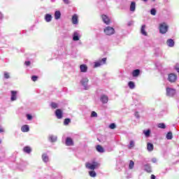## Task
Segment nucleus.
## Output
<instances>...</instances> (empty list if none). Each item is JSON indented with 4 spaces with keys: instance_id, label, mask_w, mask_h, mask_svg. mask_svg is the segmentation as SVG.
I'll use <instances>...</instances> for the list:
<instances>
[{
    "instance_id": "1",
    "label": "nucleus",
    "mask_w": 179,
    "mask_h": 179,
    "mask_svg": "<svg viewBox=\"0 0 179 179\" xmlns=\"http://www.w3.org/2000/svg\"><path fill=\"white\" fill-rule=\"evenodd\" d=\"M103 31L106 36H113L115 33V29L111 27H106L103 29Z\"/></svg>"
},
{
    "instance_id": "2",
    "label": "nucleus",
    "mask_w": 179,
    "mask_h": 179,
    "mask_svg": "<svg viewBox=\"0 0 179 179\" xmlns=\"http://www.w3.org/2000/svg\"><path fill=\"white\" fill-rule=\"evenodd\" d=\"M169 30V26L166 24V23L160 24L159 25V33L161 34H166Z\"/></svg>"
},
{
    "instance_id": "3",
    "label": "nucleus",
    "mask_w": 179,
    "mask_h": 179,
    "mask_svg": "<svg viewBox=\"0 0 179 179\" xmlns=\"http://www.w3.org/2000/svg\"><path fill=\"white\" fill-rule=\"evenodd\" d=\"M100 164L97 162H93V164L87 163L86 164V168L89 169V170H94L95 169H97Z\"/></svg>"
},
{
    "instance_id": "4",
    "label": "nucleus",
    "mask_w": 179,
    "mask_h": 179,
    "mask_svg": "<svg viewBox=\"0 0 179 179\" xmlns=\"http://www.w3.org/2000/svg\"><path fill=\"white\" fill-rule=\"evenodd\" d=\"M80 83L85 90H87V89H89V86H87V83H89V79L85 77L82 78V80H80Z\"/></svg>"
},
{
    "instance_id": "5",
    "label": "nucleus",
    "mask_w": 179,
    "mask_h": 179,
    "mask_svg": "<svg viewBox=\"0 0 179 179\" xmlns=\"http://www.w3.org/2000/svg\"><path fill=\"white\" fill-rule=\"evenodd\" d=\"M107 61V58L104 57L101 60H99L94 64V68H99V66H101V65H104L106 62Z\"/></svg>"
},
{
    "instance_id": "6",
    "label": "nucleus",
    "mask_w": 179,
    "mask_h": 179,
    "mask_svg": "<svg viewBox=\"0 0 179 179\" xmlns=\"http://www.w3.org/2000/svg\"><path fill=\"white\" fill-rule=\"evenodd\" d=\"M166 95L169 96V97H173L176 95V90L173 88H166Z\"/></svg>"
},
{
    "instance_id": "7",
    "label": "nucleus",
    "mask_w": 179,
    "mask_h": 179,
    "mask_svg": "<svg viewBox=\"0 0 179 179\" xmlns=\"http://www.w3.org/2000/svg\"><path fill=\"white\" fill-rule=\"evenodd\" d=\"M168 80H169L171 83L176 82L177 80V76L174 73H171L168 76Z\"/></svg>"
},
{
    "instance_id": "8",
    "label": "nucleus",
    "mask_w": 179,
    "mask_h": 179,
    "mask_svg": "<svg viewBox=\"0 0 179 179\" xmlns=\"http://www.w3.org/2000/svg\"><path fill=\"white\" fill-rule=\"evenodd\" d=\"M55 115H56L57 118H58V120H61L62 118V117H64V115L62 114V110L61 109H57L55 110Z\"/></svg>"
},
{
    "instance_id": "9",
    "label": "nucleus",
    "mask_w": 179,
    "mask_h": 179,
    "mask_svg": "<svg viewBox=\"0 0 179 179\" xmlns=\"http://www.w3.org/2000/svg\"><path fill=\"white\" fill-rule=\"evenodd\" d=\"M100 100L101 101V103H103V104H107V103H108V96L107 95H101Z\"/></svg>"
},
{
    "instance_id": "10",
    "label": "nucleus",
    "mask_w": 179,
    "mask_h": 179,
    "mask_svg": "<svg viewBox=\"0 0 179 179\" xmlns=\"http://www.w3.org/2000/svg\"><path fill=\"white\" fill-rule=\"evenodd\" d=\"M66 146H73V140L71 137H67L66 138Z\"/></svg>"
},
{
    "instance_id": "11",
    "label": "nucleus",
    "mask_w": 179,
    "mask_h": 179,
    "mask_svg": "<svg viewBox=\"0 0 179 179\" xmlns=\"http://www.w3.org/2000/svg\"><path fill=\"white\" fill-rule=\"evenodd\" d=\"M17 91H11V98H10L11 101H15L17 99Z\"/></svg>"
},
{
    "instance_id": "12",
    "label": "nucleus",
    "mask_w": 179,
    "mask_h": 179,
    "mask_svg": "<svg viewBox=\"0 0 179 179\" xmlns=\"http://www.w3.org/2000/svg\"><path fill=\"white\" fill-rule=\"evenodd\" d=\"M102 20L106 24H110V18L106 15H101Z\"/></svg>"
},
{
    "instance_id": "13",
    "label": "nucleus",
    "mask_w": 179,
    "mask_h": 179,
    "mask_svg": "<svg viewBox=\"0 0 179 179\" xmlns=\"http://www.w3.org/2000/svg\"><path fill=\"white\" fill-rule=\"evenodd\" d=\"M136 10V3L131 1L130 4V12H135Z\"/></svg>"
},
{
    "instance_id": "14",
    "label": "nucleus",
    "mask_w": 179,
    "mask_h": 179,
    "mask_svg": "<svg viewBox=\"0 0 179 179\" xmlns=\"http://www.w3.org/2000/svg\"><path fill=\"white\" fill-rule=\"evenodd\" d=\"M80 37L79 33L78 31H75L73 34V41H79Z\"/></svg>"
},
{
    "instance_id": "15",
    "label": "nucleus",
    "mask_w": 179,
    "mask_h": 179,
    "mask_svg": "<svg viewBox=\"0 0 179 179\" xmlns=\"http://www.w3.org/2000/svg\"><path fill=\"white\" fill-rule=\"evenodd\" d=\"M80 72L86 73L87 72V66L86 64H81L80 66Z\"/></svg>"
},
{
    "instance_id": "16",
    "label": "nucleus",
    "mask_w": 179,
    "mask_h": 179,
    "mask_svg": "<svg viewBox=\"0 0 179 179\" xmlns=\"http://www.w3.org/2000/svg\"><path fill=\"white\" fill-rule=\"evenodd\" d=\"M139 73H141V70L140 69H136V70L133 71L132 76L134 78H136V77L139 76Z\"/></svg>"
},
{
    "instance_id": "17",
    "label": "nucleus",
    "mask_w": 179,
    "mask_h": 179,
    "mask_svg": "<svg viewBox=\"0 0 179 179\" xmlns=\"http://www.w3.org/2000/svg\"><path fill=\"white\" fill-rule=\"evenodd\" d=\"M72 23L73 24H78V15L76 14L73 15L72 17Z\"/></svg>"
},
{
    "instance_id": "18",
    "label": "nucleus",
    "mask_w": 179,
    "mask_h": 179,
    "mask_svg": "<svg viewBox=\"0 0 179 179\" xmlns=\"http://www.w3.org/2000/svg\"><path fill=\"white\" fill-rule=\"evenodd\" d=\"M145 29H146V25H142L141 29V34H143V36H148V33L146 32V31H145Z\"/></svg>"
},
{
    "instance_id": "19",
    "label": "nucleus",
    "mask_w": 179,
    "mask_h": 179,
    "mask_svg": "<svg viewBox=\"0 0 179 179\" xmlns=\"http://www.w3.org/2000/svg\"><path fill=\"white\" fill-rule=\"evenodd\" d=\"M153 149H154L153 144H152V143H148L147 150H148V152H152L153 151Z\"/></svg>"
},
{
    "instance_id": "20",
    "label": "nucleus",
    "mask_w": 179,
    "mask_h": 179,
    "mask_svg": "<svg viewBox=\"0 0 179 179\" xmlns=\"http://www.w3.org/2000/svg\"><path fill=\"white\" fill-rule=\"evenodd\" d=\"M144 170L145 171H147V173H152V167H150V165L145 164L144 166Z\"/></svg>"
},
{
    "instance_id": "21",
    "label": "nucleus",
    "mask_w": 179,
    "mask_h": 179,
    "mask_svg": "<svg viewBox=\"0 0 179 179\" xmlns=\"http://www.w3.org/2000/svg\"><path fill=\"white\" fill-rule=\"evenodd\" d=\"M55 19L56 20H58L59 19H61V12L59 10H57L55 13Z\"/></svg>"
},
{
    "instance_id": "22",
    "label": "nucleus",
    "mask_w": 179,
    "mask_h": 179,
    "mask_svg": "<svg viewBox=\"0 0 179 179\" xmlns=\"http://www.w3.org/2000/svg\"><path fill=\"white\" fill-rule=\"evenodd\" d=\"M45 22H50L52 20V16L50 14H46L45 16Z\"/></svg>"
},
{
    "instance_id": "23",
    "label": "nucleus",
    "mask_w": 179,
    "mask_h": 179,
    "mask_svg": "<svg viewBox=\"0 0 179 179\" xmlns=\"http://www.w3.org/2000/svg\"><path fill=\"white\" fill-rule=\"evenodd\" d=\"M21 130L22 132H29L30 128L29 127V125H24L22 127Z\"/></svg>"
},
{
    "instance_id": "24",
    "label": "nucleus",
    "mask_w": 179,
    "mask_h": 179,
    "mask_svg": "<svg viewBox=\"0 0 179 179\" xmlns=\"http://www.w3.org/2000/svg\"><path fill=\"white\" fill-rule=\"evenodd\" d=\"M96 149L97 152H99V153H104V148L101 145H96Z\"/></svg>"
},
{
    "instance_id": "25",
    "label": "nucleus",
    "mask_w": 179,
    "mask_h": 179,
    "mask_svg": "<svg viewBox=\"0 0 179 179\" xmlns=\"http://www.w3.org/2000/svg\"><path fill=\"white\" fill-rule=\"evenodd\" d=\"M166 43L168 47H173L174 45V41L171 38L168 39Z\"/></svg>"
},
{
    "instance_id": "26",
    "label": "nucleus",
    "mask_w": 179,
    "mask_h": 179,
    "mask_svg": "<svg viewBox=\"0 0 179 179\" xmlns=\"http://www.w3.org/2000/svg\"><path fill=\"white\" fill-rule=\"evenodd\" d=\"M23 150H24V153H28V154L31 153V148L29 146L24 147Z\"/></svg>"
},
{
    "instance_id": "27",
    "label": "nucleus",
    "mask_w": 179,
    "mask_h": 179,
    "mask_svg": "<svg viewBox=\"0 0 179 179\" xmlns=\"http://www.w3.org/2000/svg\"><path fill=\"white\" fill-rule=\"evenodd\" d=\"M42 159H43V162H44L45 163L48 162V160H49L48 155H47V154H43L42 155Z\"/></svg>"
},
{
    "instance_id": "28",
    "label": "nucleus",
    "mask_w": 179,
    "mask_h": 179,
    "mask_svg": "<svg viewBox=\"0 0 179 179\" xmlns=\"http://www.w3.org/2000/svg\"><path fill=\"white\" fill-rule=\"evenodd\" d=\"M128 86L129 89H135V83H134L133 81H129L128 83Z\"/></svg>"
},
{
    "instance_id": "29",
    "label": "nucleus",
    "mask_w": 179,
    "mask_h": 179,
    "mask_svg": "<svg viewBox=\"0 0 179 179\" xmlns=\"http://www.w3.org/2000/svg\"><path fill=\"white\" fill-rule=\"evenodd\" d=\"M166 139L171 140L173 139V133L171 131H169L166 134Z\"/></svg>"
},
{
    "instance_id": "30",
    "label": "nucleus",
    "mask_w": 179,
    "mask_h": 179,
    "mask_svg": "<svg viewBox=\"0 0 179 179\" xmlns=\"http://www.w3.org/2000/svg\"><path fill=\"white\" fill-rule=\"evenodd\" d=\"M134 166H135V162H134V161H132V160H130L129 164V170H132V169H134Z\"/></svg>"
},
{
    "instance_id": "31",
    "label": "nucleus",
    "mask_w": 179,
    "mask_h": 179,
    "mask_svg": "<svg viewBox=\"0 0 179 179\" xmlns=\"http://www.w3.org/2000/svg\"><path fill=\"white\" fill-rule=\"evenodd\" d=\"M49 139L50 142H57V137L55 136H50Z\"/></svg>"
},
{
    "instance_id": "32",
    "label": "nucleus",
    "mask_w": 179,
    "mask_h": 179,
    "mask_svg": "<svg viewBox=\"0 0 179 179\" xmlns=\"http://www.w3.org/2000/svg\"><path fill=\"white\" fill-rule=\"evenodd\" d=\"M143 134L145 135V136L148 138L149 136H150V130L148 129V130H144L143 131Z\"/></svg>"
},
{
    "instance_id": "33",
    "label": "nucleus",
    "mask_w": 179,
    "mask_h": 179,
    "mask_svg": "<svg viewBox=\"0 0 179 179\" xmlns=\"http://www.w3.org/2000/svg\"><path fill=\"white\" fill-rule=\"evenodd\" d=\"M89 175L90 176V177H96L97 176V174L96 173V171H90L89 172Z\"/></svg>"
},
{
    "instance_id": "34",
    "label": "nucleus",
    "mask_w": 179,
    "mask_h": 179,
    "mask_svg": "<svg viewBox=\"0 0 179 179\" xmlns=\"http://www.w3.org/2000/svg\"><path fill=\"white\" fill-rule=\"evenodd\" d=\"M50 106H51L52 108H58V103H57L55 102H52L50 103Z\"/></svg>"
},
{
    "instance_id": "35",
    "label": "nucleus",
    "mask_w": 179,
    "mask_h": 179,
    "mask_svg": "<svg viewBox=\"0 0 179 179\" xmlns=\"http://www.w3.org/2000/svg\"><path fill=\"white\" fill-rule=\"evenodd\" d=\"M70 122H71V119L66 118L64 121V125H69Z\"/></svg>"
},
{
    "instance_id": "36",
    "label": "nucleus",
    "mask_w": 179,
    "mask_h": 179,
    "mask_svg": "<svg viewBox=\"0 0 179 179\" xmlns=\"http://www.w3.org/2000/svg\"><path fill=\"white\" fill-rule=\"evenodd\" d=\"M150 13L152 15V16H156L157 10L156 8H152L150 10Z\"/></svg>"
},
{
    "instance_id": "37",
    "label": "nucleus",
    "mask_w": 179,
    "mask_h": 179,
    "mask_svg": "<svg viewBox=\"0 0 179 179\" xmlns=\"http://www.w3.org/2000/svg\"><path fill=\"white\" fill-rule=\"evenodd\" d=\"M109 128L110 129H115L117 128V125H115V123H111L110 125H109Z\"/></svg>"
},
{
    "instance_id": "38",
    "label": "nucleus",
    "mask_w": 179,
    "mask_h": 179,
    "mask_svg": "<svg viewBox=\"0 0 179 179\" xmlns=\"http://www.w3.org/2000/svg\"><path fill=\"white\" fill-rule=\"evenodd\" d=\"M158 128H161L162 129H165L166 124H164V123H159L158 124Z\"/></svg>"
},
{
    "instance_id": "39",
    "label": "nucleus",
    "mask_w": 179,
    "mask_h": 179,
    "mask_svg": "<svg viewBox=\"0 0 179 179\" xmlns=\"http://www.w3.org/2000/svg\"><path fill=\"white\" fill-rule=\"evenodd\" d=\"M135 146V143L134 141H130L129 145V149H131V148H134Z\"/></svg>"
},
{
    "instance_id": "40",
    "label": "nucleus",
    "mask_w": 179,
    "mask_h": 179,
    "mask_svg": "<svg viewBox=\"0 0 179 179\" xmlns=\"http://www.w3.org/2000/svg\"><path fill=\"white\" fill-rule=\"evenodd\" d=\"M4 78H5V79H9V78H10L9 76V73L5 71L4 72Z\"/></svg>"
},
{
    "instance_id": "41",
    "label": "nucleus",
    "mask_w": 179,
    "mask_h": 179,
    "mask_svg": "<svg viewBox=\"0 0 179 179\" xmlns=\"http://www.w3.org/2000/svg\"><path fill=\"white\" fill-rule=\"evenodd\" d=\"M38 79V77L36 76H33L31 77V80H33V82H36Z\"/></svg>"
},
{
    "instance_id": "42",
    "label": "nucleus",
    "mask_w": 179,
    "mask_h": 179,
    "mask_svg": "<svg viewBox=\"0 0 179 179\" xmlns=\"http://www.w3.org/2000/svg\"><path fill=\"white\" fill-rule=\"evenodd\" d=\"M91 116L92 117H97V113H96L95 111H92Z\"/></svg>"
},
{
    "instance_id": "43",
    "label": "nucleus",
    "mask_w": 179,
    "mask_h": 179,
    "mask_svg": "<svg viewBox=\"0 0 179 179\" xmlns=\"http://www.w3.org/2000/svg\"><path fill=\"white\" fill-rule=\"evenodd\" d=\"M27 120H33V116H31V115H27Z\"/></svg>"
},
{
    "instance_id": "44",
    "label": "nucleus",
    "mask_w": 179,
    "mask_h": 179,
    "mask_svg": "<svg viewBox=\"0 0 179 179\" xmlns=\"http://www.w3.org/2000/svg\"><path fill=\"white\" fill-rule=\"evenodd\" d=\"M132 24H134V21H129L128 23H127V26H132Z\"/></svg>"
},
{
    "instance_id": "45",
    "label": "nucleus",
    "mask_w": 179,
    "mask_h": 179,
    "mask_svg": "<svg viewBox=\"0 0 179 179\" xmlns=\"http://www.w3.org/2000/svg\"><path fill=\"white\" fill-rule=\"evenodd\" d=\"M24 65H26L27 66H29L30 65V61H27L24 62Z\"/></svg>"
},
{
    "instance_id": "46",
    "label": "nucleus",
    "mask_w": 179,
    "mask_h": 179,
    "mask_svg": "<svg viewBox=\"0 0 179 179\" xmlns=\"http://www.w3.org/2000/svg\"><path fill=\"white\" fill-rule=\"evenodd\" d=\"M63 1H64V3H66V5L69 4V0H63Z\"/></svg>"
},
{
    "instance_id": "47",
    "label": "nucleus",
    "mask_w": 179,
    "mask_h": 179,
    "mask_svg": "<svg viewBox=\"0 0 179 179\" xmlns=\"http://www.w3.org/2000/svg\"><path fill=\"white\" fill-rule=\"evenodd\" d=\"M135 117H136V118H139V113L138 112L135 113Z\"/></svg>"
},
{
    "instance_id": "48",
    "label": "nucleus",
    "mask_w": 179,
    "mask_h": 179,
    "mask_svg": "<svg viewBox=\"0 0 179 179\" xmlns=\"http://www.w3.org/2000/svg\"><path fill=\"white\" fill-rule=\"evenodd\" d=\"M175 69H176V71H177V72L179 73V66H176L175 67Z\"/></svg>"
},
{
    "instance_id": "49",
    "label": "nucleus",
    "mask_w": 179,
    "mask_h": 179,
    "mask_svg": "<svg viewBox=\"0 0 179 179\" xmlns=\"http://www.w3.org/2000/svg\"><path fill=\"white\" fill-rule=\"evenodd\" d=\"M151 179H156V176L155 175H151Z\"/></svg>"
},
{
    "instance_id": "50",
    "label": "nucleus",
    "mask_w": 179,
    "mask_h": 179,
    "mask_svg": "<svg viewBox=\"0 0 179 179\" xmlns=\"http://www.w3.org/2000/svg\"><path fill=\"white\" fill-rule=\"evenodd\" d=\"M156 162H157V160L156 159V158H153V159H152V162H153V163H156Z\"/></svg>"
},
{
    "instance_id": "51",
    "label": "nucleus",
    "mask_w": 179,
    "mask_h": 179,
    "mask_svg": "<svg viewBox=\"0 0 179 179\" xmlns=\"http://www.w3.org/2000/svg\"><path fill=\"white\" fill-rule=\"evenodd\" d=\"M3 17V15H2V13L0 12V19H2Z\"/></svg>"
},
{
    "instance_id": "52",
    "label": "nucleus",
    "mask_w": 179,
    "mask_h": 179,
    "mask_svg": "<svg viewBox=\"0 0 179 179\" xmlns=\"http://www.w3.org/2000/svg\"><path fill=\"white\" fill-rule=\"evenodd\" d=\"M2 132H4V130H3V129L0 128V134L2 133Z\"/></svg>"
},
{
    "instance_id": "53",
    "label": "nucleus",
    "mask_w": 179,
    "mask_h": 179,
    "mask_svg": "<svg viewBox=\"0 0 179 179\" xmlns=\"http://www.w3.org/2000/svg\"><path fill=\"white\" fill-rule=\"evenodd\" d=\"M0 143H2V140L0 139Z\"/></svg>"
},
{
    "instance_id": "54",
    "label": "nucleus",
    "mask_w": 179,
    "mask_h": 179,
    "mask_svg": "<svg viewBox=\"0 0 179 179\" xmlns=\"http://www.w3.org/2000/svg\"><path fill=\"white\" fill-rule=\"evenodd\" d=\"M143 1H144V2H146L148 0H143Z\"/></svg>"
},
{
    "instance_id": "55",
    "label": "nucleus",
    "mask_w": 179,
    "mask_h": 179,
    "mask_svg": "<svg viewBox=\"0 0 179 179\" xmlns=\"http://www.w3.org/2000/svg\"><path fill=\"white\" fill-rule=\"evenodd\" d=\"M152 1H153V2H155V1H156V0H152Z\"/></svg>"
}]
</instances>
